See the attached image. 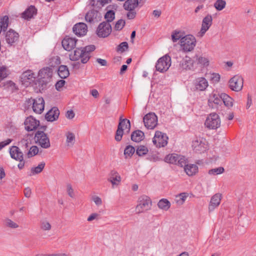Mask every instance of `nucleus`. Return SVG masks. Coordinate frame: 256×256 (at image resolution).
<instances>
[{"instance_id": "4d7b16f0", "label": "nucleus", "mask_w": 256, "mask_h": 256, "mask_svg": "<svg viewBox=\"0 0 256 256\" xmlns=\"http://www.w3.org/2000/svg\"><path fill=\"white\" fill-rule=\"evenodd\" d=\"M65 83V80H61L57 82L55 84L56 90L58 91H60L62 88L64 86Z\"/></svg>"}, {"instance_id": "4c0bfd02", "label": "nucleus", "mask_w": 256, "mask_h": 256, "mask_svg": "<svg viewBox=\"0 0 256 256\" xmlns=\"http://www.w3.org/2000/svg\"><path fill=\"white\" fill-rule=\"evenodd\" d=\"M112 176L110 178V181L112 184L118 185L121 180V178L118 174L115 171L112 172Z\"/></svg>"}, {"instance_id": "72a5a7b5", "label": "nucleus", "mask_w": 256, "mask_h": 256, "mask_svg": "<svg viewBox=\"0 0 256 256\" xmlns=\"http://www.w3.org/2000/svg\"><path fill=\"white\" fill-rule=\"evenodd\" d=\"M66 146L69 148L72 147L76 142V137L74 134L72 132H68L66 133Z\"/></svg>"}, {"instance_id": "f3484780", "label": "nucleus", "mask_w": 256, "mask_h": 256, "mask_svg": "<svg viewBox=\"0 0 256 256\" xmlns=\"http://www.w3.org/2000/svg\"><path fill=\"white\" fill-rule=\"evenodd\" d=\"M222 194L219 193L216 194L211 198L208 204V212H212L217 208L220 204Z\"/></svg>"}, {"instance_id": "1a4fd4ad", "label": "nucleus", "mask_w": 256, "mask_h": 256, "mask_svg": "<svg viewBox=\"0 0 256 256\" xmlns=\"http://www.w3.org/2000/svg\"><path fill=\"white\" fill-rule=\"evenodd\" d=\"M112 32V26L108 22H103L100 23L96 30V34L100 38H106Z\"/></svg>"}, {"instance_id": "13d9d810", "label": "nucleus", "mask_w": 256, "mask_h": 256, "mask_svg": "<svg viewBox=\"0 0 256 256\" xmlns=\"http://www.w3.org/2000/svg\"><path fill=\"white\" fill-rule=\"evenodd\" d=\"M220 75L218 74L213 73L211 75L210 80L213 82H218L220 81Z\"/></svg>"}, {"instance_id": "cd10ccee", "label": "nucleus", "mask_w": 256, "mask_h": 256, "mask_svg": "<svg viewBox=\"0 0 256 256\" xmlns=\"http://www.w3.org/2000/svg\"><path fill=\"white\" fill-rule=\"evenodd\" d=\"M158 208L164 211H167L170 208L171 204L170 202L166 198H162L158 202Z\"/></svg>"}, {"instance_id": "dca6fc26", "label": "nucleus", "mask_w": 256, "mask_h": 256, "mask_svg": "<svg viewBox=\"0 0 256 256\" xmlns=\"http://www.w3.org/2000/svg\"><path fill=\"white\" fill-rule=\"evenodd\" d=\"M52 76V68L46 67L40 70L38 72V76L43 82L48 83L50 82Z\"/></svg>"}, {"instance_id": "9d476101", "label": "nucleus", "mask_w": 256, "mask_h": 256, "mask_svg": "<svg viewBox=\"0 0 256 256\" xmlns=\"http://www.w3.org/2000/svg\"><path fill=\"white\" fill-rule=\"evenodd\" d=\"M145 126L148 129H154L158 124V118L154 113L146 114L143 118Z\"/></svg>"}, {"instance_id": "3c124183", "label": "nucleus", "mask_w": 256, "mask_h": 256, "mask_svg": "<svg viewBox=\"0 0 256 256\" xmlns=\"http://www.w3.org/2000/svg\"><path fill=\"white\" fill-rule=\"evenodd\" d=\"M188 160L185 156L178 155V158L177 162L176 164V165L180 166L181 167H185V166L186 165V164Z\"/></svg>"}, {"instance_id": "423d86ee", "label": "nucleus", "mask_w": 256, "mask_h": 256, "mask_svg": "<svg viewBox=\"0 0 256 256\" xmlns=\"http://www.w3.org/2000/svg\"><path fill=\"white\" fill-rule=\"evenodd\" d=\"M28 104H32V110L36 114L42 112L44 108V101L42 98H37L36 99L30 98L27 100Z\"/></svg>"}, {"instance_id": "8fccbe9b", "label": "nucleus", "mask_w": 256, "mask_h": 256, "mask_svg": "<svg viewBox=\"0 0 256 256\" xmlns=\"http://www.w3.org/2000/svg\"><path fill=\"white\" fill-rule=\"evenodd\" d=\"M128 48V45L127 42H121L116 48V51L118 52H124L127 50Z\"/></svg>"}, {"instance_id": "ea45409f", "label": "nucleus", "mask_w": 256, "mask_h": 256, "mask_svg": "<svg viewBox=\"0 0 256 256\" xmlns=\"http://www.w3.org/2000/svg\"><path fill=\"white\" fill-rule=\"evenodd\" d=\"M135 151L136 150L134 146H126L124 150V155L125 158H131L134 154Z\"/></svg>"}, {"instance_id": "a878e982", "label": "nucleus", "mask_w": 256, "mask_h": 256, "mask_svg": "<svg viewBox=\"0 0 256 256\" xmlns=\"http://www.w3.org/2000/svg\"><path fill=\"white\" fill-rule=\"evenodd\" d=\"M83 56H84V54L80 48H76L73 52L69 54V57L70 59L72 61L78 60L80 59L81 60H83Z\"/></svg>"}, {"instance_id": "bf43d9fd", "label": "nucleus", "mask_w": 256, "mask_h": 256, "mask_svg": "<svg viewBox=\"0 0 256 256\" xmlns=\"http://www.w3.org/2000/svg\"><path fill=\"white\" fill-rule=\"evenodd\" d=\"M92 200L96 206H99L102 204V200L99 196H92Z\"/></svg>"}, {"instance_id": "a211bd4d", "label": "nucleus", "mask_w": 256, "mask_h": 256, "mask_svg": "<svg viewBox=\"0 0 256 256\" xmlns=\"http://www.w3.org/2000/svg\"><path fill=\"white\" fill-rule=\"evenodd\" d=\"M76 41L75 38L66 36L62 40V44L65 50L70 51L76 47Z\"/></svg>"}, {"instance_id": "c756f323", "label": "nucleus", "mask_w": 256, "mask_h": 256, "mask_svg": "<svg viewBox=\"0 0 256 256\" xmlns=\"http://www.w3.org/2000/svg\"><path fill=\"white\" fill-rule=\"evenodd\" d=\"M58 74L62 78L64 79L68 78L70 75L68 66L65 65L60 66L58 70Z\"/></svg>"}, {"instance_id": "20e7f679", "label": "nucleus", "mask_w": 256, "mask_h": 256, "mask_svg": "<svg viewBox=\"0 0 256 256\" xmlns=\"http://www.w3.org/2000/svg\"><path fill=\"white\" fill-rule=\"evenodd\" d=\"M170 66L171 58L168 54H166L157 60L155 66L156 70L163 73L166 72Z\"/></svg>"}, {"instance_id": "0e129e2a", "label": "nucleus", "mask_w": 256, "mask_h": 256, "mask_svg": "<svg viewBox=\"0 0 256 256\" xmlns=\"http://www.w3.org/2000/svg\"><path fill=\"white\" fill-rule=\"evenodd\" d=\"M128 10V11L126 14L129 20L134 18L136 15V12L134 11V10Z\"/></svg>"}, {"instance_id": "bb28decb", "label": "nucleus", "mask_w": 256, "mask_h": 256, "mask_svg": "<svg viewBox=\"0 0 256 256\" xmlns=\"http://www.w3.org/2000/svg\"><path fill=\"white\" fill-rule=\"evenodd\" d=\"M184 170L188 176H193L198 172V166L194 164H187L184 167Z\"/></svg>"}, {"instance_id": "c85d7f7f", "label": "nucleus", "mask_w": 256, "mask_h": 256, "mask_svg": "<svg viewBox=\"0 0 256 256\" xmlns=\"http://www.w3.org/2000/svg\"><path fill=\"white\" fill-rule=\"evenodd\" d=\"M144 137V133L140 130H136L132 132L131 140L135 142L142 141Z\"/></svg>"}, {"instance_id": "f704fd0d", "label": "nucleus", "mask_w": 256, "mask_h": 256, "mask_svg": "<svg viewBox=\"0 0 256 256\" xmlns=\"http://www.w3.org/2000/svg\"><path fill=\"white\" fill-rule=\"evenodd\" d=\"M194 58L196 60L194 64L196 62L198 64H200L204 67L207 66L209 65V60L206 57L196 55Z\"/></svg>"}, {"instance_id": "6ab92c4d", "label": "nucleus", "mask_w": 256, "mask_h": 256, "mask_svg": "<svg viewBox=\"0 0 256 256\" xmlns=\"http://www.w3.org/2000/svg\"><path fill=\"white\" fill-rule=\"evenodd\" d=\"M72 30L78 36H82L86 34L88 32V27L84 22H78L74 25Z\"/></svg>"}, {"instance_id": "5fc2aeb1", "label": "nucleus", "mask_w": 256, "mask_h": 256, "mask_svg": "<svg viewBox=\"0 0 256 256\" xmlns=\"http://www.w3.org/2000/svg\"><path fill=\"white\" fill-rule=\"evenodd\" d=\"M38 149L36 146H32L28 152V158L32 157L36 155L38 153Z\"/></svg>"}, {"instance_id": "412c9836", "label": "nucleus", "mask_w": 256, "mask_h": 256, "mask_svg": "<svg viewBox=\"0 0 256 256\" xmlns=\"http://www.w3.org/2000/svg\"><path fill=\"white\" fill-rule=\"evenodd\" d=\"M10 154L12 158L20 162L23 161L24 155L18 147L12 146L10 148Z\"/></svg>"}, {"instance_id": "e433bc0d", "label": "nucleus", "mask_w": 256, "mask_h": 256, "mask_svg": "<svg viewBox=\"0 0 256 256\" xmlns=\"http://www.w3.org/2000/svg\"><path fill=\"white\" fill-rule=\"evenodd\" d=\"M22 81L27 82L28 80H32L34 78V74L30 70H26L24 72L21 77Z\"/></svg>"}, {"instance_id": "864d4df0", "label": "nucleus", "mask_w": 256, "mask_h": 256, "mask_svg": "<svg viewBox=\"0 0 256 256\" xmlns=\"http://www.w3.org/2000/svg\"><path fill=\"white\" fill-rule=\"evenodd\" d=\"M114 16L115 13L113 10H110L107 12L104 16V18L106 20V22L110 23V22H112L114 18Z\"/></svg>"}, {"instance_id": "de8ad7c7", "label": "nucleus", "mask_w": 256, "mask_h": 256, "mask_svg": "<svg viewBox=\"0 0 256 256\" xmlns=\"http://www.w3.org/2000/svg\"><path fill=\"white\" fill-rule=\"evenodd\" d=\"M224 171V169L222 166H220L216 168H212L208 170V174L210 175H218L222 174Z\"/></svg>"}, {"instance_id": "69168bd1", "label": "nucleus", "mask_w": 256, "mask_h": 256, "mask_svg": "<svg viewBox=\"0 0 256 256\" xmlns=\"http://www.w3.org/2000/svg\"><path fill=\"white\" fill-rule=\"evenodd\" d=\"M110 0H94V4H94V2H96L97 4H96V5H98L99 4L100 5L102 6L105 5L106 4H108L110 2Z\"/></svg>"}, {"instance_id": "9b49d317", "label": "nucleus", "mask_w": 256, "mask_h": 256, "mask_svg": "<svg viewBox=\"0 0 256 256\" xmlns=\"http://www.w3.org/2000/svg\"><path fill=\"white\" fill-rule=\"evenodd\" d=\"M19 34L12 29L8 30L5 34V40L9 46H14L18 42Z\"/></svg>"}, {"instance_id": "a18cd8bd", "label": "nucleus", "mask_w": 256, "mask_h": 256, "mask_svg": "<svg viewBox=\"0 0 256 256\" xmlns=\"http://www.w3.org/2000/svg\"><path fill=\"white\" fill-rule=\"evenodd\" d=\"M4 224L6 226L11 228H18V224L10 218H6L4 220Z\"/></svg>"}, {"instance_id": "4be33fe9", "label": "nucleus", "mask_w": 256, "mask_h": 256, "mask_svg": "<svg viewBox=\"0 0 256 256\" xmlns=\"http://www.w3.org/2000/svg\"><path fill=\"white\" fill-rule=\"evenodd\" d=\"M194 84L195 89L200 91L204 90L208 86L207 80L203 77L196 78L194 80Z\"/></svg>"}, {"instance_id": "6e6d98bb", "label": "nucleus", "mask_w": 256, "mask_h": 256, "mask_svg": "<svg viewBox=\"0 0 256 256\" xmlns=\"http://www.w3.org/2000/svg\"><path fill=\"white\" fill-rule=\"evenodd\" d=\"M125 25V21L123 20H119L115 24L114 28L117 30H121Z\"/></svg>"}, {"instance_id": "680f3d73", "label": "nucleus", "mask_w": 256, "mask_h": 256, "mask_svg": "<svg viewBox=\"0 0 256 256\" xmlns=\"http://www.w3.org/2000/svg\"><path fill=\"white\" fill-rule=\"evenodd\" d=\"M12 142V140L8 138L6 140L0 142V151L6 146L8 145Z\"/></svg>"}, {"instance_id": "2eb2a0df", "label": "nucleus", "mask_w": 256, "mask_h": 256, "mask_svg": "<svg viewBox=\"0 0 256 256\" xmlns=\"http://www.w3.org/2000/svg\"><path fill=\"white\" fill-rule=\"evenodd\" d=\"M192 148L196 152H202L206 151L208 148L206 142L200 138H196L192 142Z\"/></svg>"}, {"instance_id": "052dcab7", "label": "nucleus", "mask_w": 256, "mask_h": 256, "mask_svg": "<svg viewBox=\"0 0 256 256\" xmlns=\"http://www.w3.org/2000/svg\"><path fill=\"white\" fill-rule=\"evenodd\" d=\"M250 206L249 202L247 200H242L238 205V208H248Z\"/></svg>"}, {"instance_id": "aec40b11", "label": "nucleus", "mask_w": 256, "mask_h": 256, "mask_svg": "<svg viewBox=\"0 0 256 256\" xmlns=\"http://www.w3.org/2000/svg\"><path fill=\"white\" fill-rule=\"evenodd\" d=\"M180 67L182 70H191L194 68V60L186 56L180 62Z\"/></svg>"}, {"instance_id": "58836bf2", "label": "nucleus", "mask_w": 256, "mask_h": 256, "mask_svg": "<svg viewBox=\"0 0 256 256\" xmlns=\"http://www.w3.org/2000/svg\"><path fill=\"white\" fill-rule=\"evenodd\" d=\"M178 155L176 154H172L167 155L164 158V161L166 162L176 164Z\"/></svg>"}, {"instance_id": "f257e3e1", "label": "nucleus", "mask_w": 256, "mask_h": 256, "mask_svg": "<svg viewBox=\"0 0 256 256\" xmlns=\"http://www.w3.org/2000/svg\"><path fill=\"white\" fill-rule=\"evenodd\" d=\"M152 206L151 198L148 196H140L138 200L136 210L138 214L150 210Z\"/></svg>"}, {"instance_id": "49530a36", "label": "nucleus", "mask_w": 256, "mask_h": 256, "mask_svg": "<svg viewBox=\"0 0 256 256\" xmlns=\"http://www.w3.org/2000/svg\"><path fill=\"white\" fill-rule=\"evenodd\" d=\"M8 75V70L6 66L0 67V82L6 78Z\"/></svg>"}, {"instance_id": "c03bdc74", "label": "nucleus", "mask_w": 256, "mask_h": 256, "mask_svg": "<svg viewBox=\"0 0 256 256\" xmlns=\"http://www.w3.org/2000/svg\"><path fill=\"white\" fill-rule=\"evenodd\" d=\"M226 6V2L224 0H216L214 4V7L218 11L222 10Z\"/></svg>"}, {"instance_id": "ddd939ff", "label": "nucleus", "mask_w": 256, "mask_h": 256, "mask_svg": "<svg viewBox=\"0 0 256 256\" xmlns=\"http://www.w3.org/2000/svg\"><path fill=\"white\" fill-rule=\"evenodd\" d=\"M38 13L37 8L32 5L28 6L21 14V18L26 20L34 18Z\"/></svg>"}, {"instance_id": "473e14b6", "label": "nucleus", "mask_w": 256, "mask_h": 256, "mask_svg": "<svg viewBox=\"0 0 256 256\" xmlns=\"http://www.w3.org/2000/svg\"><path fill=\"white\" fill-rule=\"evenodd\" d=\"M221 98L222 104L224 103L226 107L230 108L233 106V99L227 94L222 93Z\"/></svg>"}, {"instance_id": "393cba45", "label": "nucleus", "mask_w": 256, "mask_h": 256, "mask_svg": "<svg viewBox=\"0 0 256 256\" xmlns=\"http://www.w3.org/2000/svg\"><path fill=\"white\" fill-rule=\"evenodd\" d=\"M60 115V111L56 107L52 108L46 114V119L48 122H54L57 120Z\"/></svg>"}, {"instance_id": "774afa93", "label": "nucleus", "mask_w": 256, "mask_h": 256, "mask_svg": "<svg viewBox=\"0 0 256 256\" xmlns=\"http://www.w3.org/2000/svg\"><path fill=\"white\" fill-rule=\"evenodd\" d=\"M75 114L72 110L67 111L66 113V117L68 119H72L74 118Z\"/></svg>"}, {"instance_id": "603ef678", "label": "nucleus", "mask_w": 256, "mask_h": 256, "mask_svg": "<svg viewBox=\"0 0 256 256\" xmlns=\"http://www.w3.org/2000/svg\"><path fill=\"white\" fill-rule=\"evenodd\" d=\"M51 225L46 220H42L40 222V228L43 230H49L51 229Z\"/></svg>"}, {"instance_id": "f8f14e48", "label": "nucleus", "mask_w": 256, "mask_h": 256, "mask_svg": "<svg viewBox=\"0 0 256 256\" xmlns=\"http://www.w3.org/2000/svg\"><path fill=\"white\" fill-rule=\"evenodd\" d=\"M222 104V99L221 98V94L218 96L216 94H211L208 99V106L214 109H218Z\"/></svg>"}, {"instance_id": "2f4dec72", "label": "nucleus", "mask_w": 256, "mask_h": 256, "mask_svg": "<svg viewBox=\"0 0 256 256\" xmlns=\"http://www.w3.org/2000/svg\"><path fill=\"white\" fill-rule=\"evenodd\" d=\"M138 4V0H127L124 4V8L126 10H134Z\"/></svg>"}, {"instance_id": "79ce46f5", "label": "nucleus", "mask_w": 256, "mask_h": 256, "mask_svg": "<svg viewBox=\"0 0 256 256\" xmlns=\"http://www.w3.org/2000/svg\"><path fill=\"white\" fill-rule=\"evenodd\" d=\"M122 124V122H119L118 129L116 132L115 140L118 142H120L124 134V130H123L121 129V126Z\"/></svg>"}, {"instance_id": "37998d69", "label": "nucleus", "mask_w": 256, "mask_h": 256, "mask_svg": "<svg viewBox=\"0 0 256 256\" xmlns=\"http://www.w3.org/2000/svg\"><path fill=\"white\" fill-rule=\"evenodd\" d=\"M120 122L122 123L121 129L123 130H126V132H128L130 128V121L126 118L122 120L120 118Z\"/></svg>"}, {"instance_id": "f03ea898", "label": "nucleus", "mask_w": 256, "mask_h": 256, "mask_svg": "<svg viewBox=\"0 0 256 256\" xmlns=\"http://www.w3.org/2000/svg\"><path fill=\"white\" fill-rule=\"evenodd\" d=\"M220 117L216 112L209 114L204 122L205 126L209 130H216L220 127Z\"/></svg>"}, {"instance_id": "a19ab883", "label": "nucleus", "mask_w": 256, "mask_h": 256, "mask_svg": "<svg viewBox=\"0 0 256 256\" xmlns=\"http://www.w3.org/2000/svg\"><path fill=\"white\" fill-rule=\"evenodd\" d=\"M148 150L144 146H140L136 150V154L139 156H142L148 154Z\"/></svg>"}, {"instance_id": "e2e57ef3", "label": "nucleus", "mask_w": 256, "mask_h": 256, "mask_svg": "<svg viewBox=\"0 0 256 256\" xmlns=\"http://www.w3.org/2000/svg\"><path fill=\"white\" fill-rule=\"evenodd\" d=\"M67 187V192L68 196L71 198H74V190L72 188L71 184H68L66 186Z\"/></svg>"}, {"instance_id": "5701e85b", "label": "nucleus", "mask_w": 256, "mask_h": 256, "mask_svg": "<svg viewBox=\"0 0 256 256\" xmlns=\"http://www.w3.org/2000/svg\"><path fill=\"white\" fill-rule=\"evenodd\" d=\"M81 48L84 54L83 60H81V62L82 64H86L90 58V53L96 49V47L94 45H89Z\"/></svg>"}, {"instance_id": "09e8293b", "label": "nucleus", "mask_w": 256, "mask_h": 256, "mask_svg": "<svg viewBox=\"0 0 256 256\" xmlns=\"http://www.w3.org/2000/svg\"><path fill=\"white\" fill-rule=\"evenodd\" d=\"M184 36L180 31L174 30L172 34V39L174 42H176L179 40H180Z\"/></svg>"}, {"instance_id": "7c9ffc66", "label": "nucleus", "mask_w": 256, "mask_h": 256, "mask_svg": "<svg viewBox=\"0 0 256 256\" xmlns=\"http://www.w3.org/2000/svg\"><path fill=\"white\" fill-rule=\"evenodd\" d=\"M98 13V11L96 10H92L88 11L86 15V20L89 22H94L96 19Z\"/></svg>"}, {"instance_id": "4468645a", "label": "nucleus", "mask_w": 256, "mask_h": 256, "mask_svg": "<svg viewBox=\"0 0 256 256\" xmlns=\"http://www.w3.org/2000/svg\"><path fill=\"white\" fill-rule=\"evenodd\" d=\"M25 129L28 132L36 130L40 125V122L32 116L28 117L24 122Z\"/></svg>"}, {"instance_id": "0eeeda50", "label": "nucleus", "mask_w": 256, "mask_h": 256, "mask_svg": "<svg viewBox=\"0 0 256 256\" xmlns=\"http://www.w3.org/2000/svg\"><path fill=\"white\" fill-rule=\"evenodd\" d=\"M244 86L243 78L238 75H236L232 78L228 82L229 88L233 91H240Z\"/></svg>"}, {"instance_id": "7ed1b4c3", "label": "nucleus", "mask_w": 256, "mask_h": 256, "mask_svg": "<svg viewBox=\"0 0 256 256\" xmlns=\"http://www.w3.org/2000/svg\"><path fill=\"white\" fill-rule=\"evenodd\" d=\"M196 44V40L191 34L186 35L180 40V46L182 50L186 52H190L194 50Z\"/></svg>"}, {"instance_id": "c9c22d12", "label": "nucleus", "mask_w": 256, "mask_h": 256, "mask_svg": "<svg viewBox=\"0 0 256 256\" xmlns=\"http://www.w3.org/2000/svg\"><path fill=\"white\" fill-rule=\"evenodd\" d=\"M45 165V162H40L37 166L32 168L29 176H32L40 174L44 170Z\"/></svg>"}, {"instance_id": "b1692460", "label": "nucleus", "mask_w": 256, "mask_h": 256, "mask_svg": "<svg viewBox=\"0 0 256 256\" xmlns=\"http://www.w3.org/2000/svg\"><path fill=\"white\" fill-rule=\"evenodd\" d=\"M212 16L210 14L207 15L204 18L200 31L202 35L204 34L209 29L212 24Z\"/></svg>"}, {"instance_id": "6e6552de", "label": "nucleus", "mask_w": 256, "mask_h": 256, "mask_svg": "<svg viewBox=\"0 0 256 256\" xmlns=\"http://www.w3.org/2000/svg\"><path fill=\"white\" fill-rule=\"evenodd\" d=\"M168 138L166 134L160 131H156L152 138V142L157 148L164 147L168 144Z\"/></svg>"}, {"instance_id": "39448f33", "label": "nucleus", "mask_w": 256, "mask_h": 256, "mask_svg": "<svg viewBox=\"0 0 256 256\" xmlns=\"http://www.w3.org/2000/svg\"><path fill=\"white\" fill-rule=\"evenodd\" d=\"M34 139L36 144L44 148H49L50 143L47 134L42 131L38 130L36 132Z\"/></svg>"}, {"instance_id": "338daca9", "label": "nucleus", "mask_w": 256, "mask_h": 256, "mask_svg": "<svg viewBox=\"0 0 256 256\" xmlns=\"http://www.w3.org/2000/svg\"><path fill=\"white\" fill-rule=\"evenodd\" d=\"M188 196V194L186 192H182L177 195V198H180L181 201L183 203L185 202L186 198Z\"/></svg>"}]
</instances>
